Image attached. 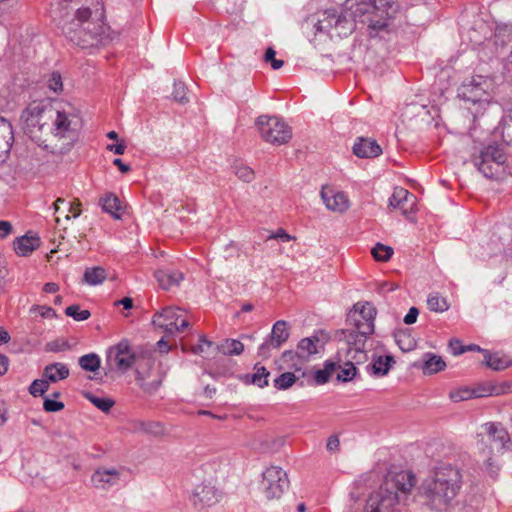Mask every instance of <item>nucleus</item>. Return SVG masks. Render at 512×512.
<instances>
[{
  "label": "nucleus",
  "instance_id": "10",
  "mask_svg": "<svg viewBox=\"0 0 512 512\" xmlns=\"http://www.w3.org/2000/svg\"><path fill=\"white\" fill-rule=\"evenodd\" d=\"M256 125L261 137L268 143L282 145L292 137L291 128L276 116L261 115L257 118Z\"/></svg>",
  "mask_w": 512,
  "mask_h": 512
},
{
  "label": "nucleus",
  "instance_id": "54",
  "mask_svg": "<svg viewBox=\"0 0 512 512\" xmlns=\"http://www.w3.org/2000/svg\"><path fill=\"white\" fill-rule=\"evenodd\" d=\"M476 26L477 28L479 29L480 31V36L479 37H470V40L473 41L474 43H481L484 39L487 38V26L486 24L484 23L483 20H479L476 22Z\"/></svg>",
  "mask_w": 512,
  "mask_h": 512
},
{
  "label": "nucleus",
  "instance_id": "36",
  "mask_svg": "<svg viewBox=\"0 0 512 512\" xmlns=\"http://www.w3.org/2000/svg\"><path fill=\"white\" fill-rule=\"evenodd\" d=\"M79 366L85 370L90 372H95L100 367V358L95 353H90L83 355L79 358Z\"/></svg>",
  "mask_w": 512,
  "mask_h": 512
},
{
  "label": "nucleus",
  "instance_id": "18",
  "mask_svg": "<svg viewBox=\"0 0 512 512\" xmlns=\"http://www.w3.org/2000/svg\"><path fill=\"white\" fill-rule=\"evenodd\" d=\"M389 206L400 209L404 215L413 213L416 206V197L404 188H395L389 198Z\"/></svg>",
  "mask_w": 512,
  "mask_h": 512
},
{
  "label": "nucleus",
  "instance_id": "9",
  "mask_svg": "<svg viewBox=\"0 0 512 512\" xmlns=\"http://www.w3.org/2000/svg\"><path fill=\"white\" fill-rule=\"evenodd\" d=\"M506 160V154L498 145H488L472 158L474 166L486 178L497 177Z\"/></svg>",
  "mask_w": 512,
  "mask_h": 512
},
{
  "label": "nucleus",
  "instance_id": "17",
  "mask_svg": "<svg viewBox=\"0 0 512 512\" xmlns=\"http://www.w3.org/2000/svg\"><path fill=\"white\" fill-rule=\"evenodd\" d=\"M121 471L115 468L100 467L91 476V482L97 489L108 490L118 485Z\"/></svg>",
  "mask_w": 512,
  "mask_h": 512
},
{
  "label": "nucleus",
  "instance_id": "23",
  "mask_svg": "<svg viewBox=\"0 0 512 512\" xmlns=\"http://www.w3.org/2000/svg\"><path fill=\"white\" fill-rule=\"evenodd\" d=\"M40 245L37 235L26 234L14 242V249L19 256H27Z\"/></svg>",
  "mask_w": 512,
  "mask_h": 512
},
{
  "label": "nucleus",
  "instance_id": "53",
  "mask_svg": "<svg viewBox=\"0 0 512 512\" xmlns=\"http://www.w3.org/2000/svg\"><path fill=\"white\" fill-rule=\"evenodd\" d=\"M32 312H38L43 318H53L56 316L55 310L51 307L35 305L31 308Z\"/></svg>",
  "mask_w": 512,
  "mask_h": 512
},
{
  "label": "nucleus",
  "instance_id": "40",
  "mask_svg": "<svg viewBox=\"0 0 512 512\" xmlns=\"http://www.w3.org/2000/svg\"><path fill=\"white\" fill-rule=\"evenodd\" d=\"M427 305L429 309L434 312H444L449 308L446 299L439 296L437 293L429 295Z\"/></svg>",
  "mask_w": 512,
  "mask_h": 512
},
{
  "label": "nucleus",
  "instance_id": "56",
  "mask_svg": "<svg viewBox=\"0 0 512 512\" xmlns=\"http://www.w3.org/2000/svg\"><path fill=\"white\" fill-rule=\"evenodd\" d=\"M340 440L337 435H331L326 444V448L329 452L335 453L339 450Z\"/></svg>",
  "mask_w": 512,
  "mask_h": 512
},
{
  "label": "nucleus",
  "instance_id": "44",
  "mask_svg": "<svg viewBox=\"0 0 512 512\" xmlns=\"http://www.w3.org/2000/svg\"><path fill=\"white\" fill-rule=\"evenodd\" d=\"M449 397L454 402H461L475 398V393L473 389L469 387H461L454 391H451Z\"/></svg>",
  "mask_w": 512,
  "mask_h": 512
},
{
  "label": "nucleus",
  "instance_id": "41",
  "mask_svg": "<svg viewBox=\"0 0 512 512\" xmlns=\"http://www.w3.org/2000/svg\"><path fill=\"white\" fill-rule=\"evenodd\" d=\"M396 343L399 348L404 352L413 350L416 346V341L406 332H399L395 335Z\"/></svg>",
  "mask_w": 512,
  "mask_h": 512
},
{
  "label": "nucleus",
  "instance_id": "61",
  "mask_svg": "<svg viewBox=\"0 0 512 512\" xmlns=\"http://www.w3.org/2000/svg\"><path fill=\"white\" fill-rule=\"evenodd\" d=\"M113 164L117 166L122 173H127L131 170L130 165L125 164L120 158L114 159Z\"/></svg>",
  "mask_w": 512,
  "mask_h": 512
},
{
  "label": "nucleus",
  "instance_id": "37",
  "mask_svg": "<svg viewBox=\"0 0 512 512\" xmlns=\"http://www.w3.org/2000/svg\"><path fill=\"white\" fill-rule=\"evenodd\" d=\"M337 363L326 361L324 368L315 372V381L317 384H325L331 375L336 372Z\"/></svg>",
  "mask_w": 512,
  "mask_h": 512
},
{
  "label": "nucleus",
  "instance_id": "48",
  "mask_svg": "<svg viewBox=\"0 0 512 512\" xmlns=\"http://www.w3.org/2000/svg\"><path fill=\"white\" fill-rule=\"evenodd\" d=\"M173 98L175 101L184 104L188 101L186 97V87L182 82L174 83Z\"/></svg>",
  "mask_w": 512,
  "mask_h": 512
},
{
  "label": "nucleus",
  "instance_id": "26",
  "mask_svg": "<svg viewBox=\"0 0 512 512\" xmlns=\"http://www.w3.org/2000/svg\"><path fill=\"white\" fill-rule=\"evenodd\" d=\"M392 363H394V359L392 356H379L373 362L368 364L366 366V369L368 373L381 377L389 372Z\"/></svg>",
  "mask_w": 512,
  "mask_h": 512
},
{
  "label": "nucleus",
  "instance_id": "43",
  "mask_svg": "<svg viewBox=\"0 0 512 512\" xmlns=\"http://www.w3.org/2000/svg\"><path fill=\"white\" fill-rule=\"evenodd\" d=\"M86 397L93 405L103 412H108L114 405V401L107 397H98L90 393H88Z\"/></svg>",
  "mask_w": 512,
  "mask_h": 512
},
{
  "label": "nucleus",
  "instance_id": "55",
  "mask_svg": "<svg viewBox=\"0 0 512 512\" xmlns=\"http://www.w3.org/2000/svg\"><path fill=\"white\" fill-rule=\"evenodd\" d=\"M449 347L453 353V355H460L466 352L465 346L462 345L459 339H452L449 342Z\"/></svg>",
  "mask_w": 512,
  "mask_h": 512
},
{
  "label": "nucleus",
  "instance_id": "34",
  "mask_svg": "<svg viewBox=\"0 0 512 512\" xmlns=\"http://www.w3.org/2000/svg\"><path fill=\"white\" fill-rule=\"evenodd\" d=\"M135 430L153 436H161L164 434V427L160 422L155 421H141L135 425Z\"/></svg>",
  "mask_w": 512,
  "mask_h": 512
},
{
  "label": "nucleus",
  "instance_id": "31",
  "mask_svg": "<svg viewBox=\"0 0 512 512\" xmlns=\"http://www.w3.org/2000/svg\"><path fill=\"white\" fill-rule=\"evenodd\" d=\"M484 363L495 371H501L509 367L510 360L498 353L491 354L489 351H485Z\"/></svg>",
  "mask_w": 512,
  "mask_h": 512
},
{
  "label": "nucleus",
  "instance_id": "1",
  "mask_svg": "<svg viewBox=\"0 0 512 512\" xmlns=\"http://www.w3.org/2000/svg\"><path fill=\"white\" fill-rule=\"evenodd\" d=\"M27 134L51 153L64 154L77 139L79 127L75 115L59 111L50 104L32 102L24 111Z\"/></svg>",
  "mask_w": 512,
  "mask_h": 512
},
{
  "label": "nucleus",
  "instance_id": "12",
  "mask_svg": "<svg viewBox=\"0 0 512 512\" xmlns=\"http://www.w3.org/2000/svg\"><path fill=\"white\" fill-rule=\"evenodd\" d=\"M182 312L179 307H166L154 314L152 322L169 334L182 333L189 327V322L182 317Z\"/></svg>",
  "mask_w": 512,
  "mask_h": 512
},
{
  "label": "nucleus",
  "instance_id": "64",
  "mask_svg": "<svg viewBox=\"0 0 512 512\" xmlns=\"http://www.w3.org/2000/svg\"><path fill=\"white\" fill-rule=\"evenodd\" d=\"M486 465H487V470L490 473V475L492 477L496 476L499 468H498V466L494 465V463L492 462V458L491 457H489L487 459Z\"/></svg>",
  "mask_w": 512,
  "mask_h": 512
},
{
  "label": "nucleus",
  "instance_id": "30",
  "mask_svg": "<svg viewBox=\"0 0 512 512\" xmlns=\"http://www.w3.org/2000/svg\"><path fill=\"white\" fill-rule=\"evenodd\" d=\"M215 349L224 355H240L244 350V345L239 340L226 339L222 343L215 345Z\"/></svg>",
  "mask_w": 512,
  "mask_h": 512
},
{
  "label": "nucleus",
  "instance_id": "21",
  "mask_svg": "<svg viewBox=\"0 0 512 512\" xmlns=\"http://www.w3.org/2000/svg\"><path fill=\"white\" fill-rule=\"evenodd\" d=\"M353 153L359 158H373L382 153L376 140L359 137L353 145Z\"/></svg>",
  "mask_w": 512,
  "mask_h": 512
},
{
  "label": "nucleus",
  "instance_id": "13",
  "mask_svg": "<svg viewBox=\"0 0 512 512\" xmlns=\"http://www.w3.org/2000/svg\"><path fill=\"white\" fill-rule=\"evenodd\" d=\"M261 485L267 499L279 498L289 487L287 473L280 467L271 466L264 471Z\"/></svg>",
  "mask_w": 512,
  "mask_h": 512
},
{
  "label": "nucleus",
  "instance_id": "15",
  "mask_svg": "<svg viewBox=\"0 0 512 512\" xmlns=\"http://www.w3.org/2000/svg\"><path fill=\"white\" fill-rule=\"evenodd\" d=\"M289 336L288 323L284 320L275 322L269 337L260 345L258 354L267 357L271 349H279Z\"/></svg>",
  "mask_w": 512,
  "mask_h": 512
},
{
  "label": "nucleus",
  "instance_id": "51",
  "mask_svg": "<svg viewBox=\"0 0 512 512\" xmlns=\"http://www.w3.org/2000/svg\"><path fill=\"white\" fill-rule=\"evenodd\" d=\"M236 176L244 182H251L254 179V171L247 166H240L236 168Z\"/></svg>",
  "mask_w": 512,
  "mask_h": 512
},
{
  "label": "nucleus",
  "instance_id": "29",
  "mask_svg": "<svg viewBox=\"0 0 512 512\" xmlns=\"http://www.w3.org/2000/svg\"><path fill=\"white\" fill-rule=\"evenodd\" d=\"M135 380L141 390L148 395L155 394L162 384V376L160 374L156 375L151 380H147L141 372L136 371Z\"/></svg>",
  "mask_w": 512,
  "mask_h": 512
},
{
  "label": "nucleus",
  "instance_id": "20",
  "mask_svg": "<svg viewBox=\"0 0 512 512\" xmlns=\"http://www.w3.org/2000/svg\"><path fill=\"white\" fill-rule=\"evenodd\" d=\"M321 198L326 207L335 212H344L349 207V200L344 192H333L325 187L321 190Z\"/></svg>",
  "mask_w": 512,
  "mask_h": 512
},
{
  "label": "nucleus",
  "instance_id": "6",
  "mask_svg": "<svg viewBox=\"0 0 512 512\" xmlns=\"http://www.w3.org/2000/svg\"><path fill=\"white\" fill-rule=\"evenodd\" d=\"M345 6L351 18L372 30L386 28L397 10L389 0H346Z\"/></svg>",
  "mask_w": 512,
  "mask_h": 512
},
{
  "label": "nucleus",
  "instance_id": "59",
  "mask_svg": "<svg viewBox=\"0 0 512 512\" xmlns=\"http://www.w3.org/2000/svg\"><path fill=\"white\" fill-rule=\"evenodd\" d=\"M12 230V225L8 221H0L1 238L6 237Z\"/></svg>",
  "mask_w": 512,
  "mask_h": 512
},
{
  "label": "nucleus",
  "instance_id": "60",
  "mask_svg": "<svg viewBox=\"0 0 512 512\" xmlns=\"http://www.w3.org/2000/svg\"><path fill=\"white\" fill-rule=\"evenodd\" d=\"M9 365V359L6 355L0 353V376H3L7 370Z\"/></svg>",
  "mask_w": 512,
  "mask_h": 512
},
{
  "label": "nucleus",
  "instance_id": "47",
  "mask_svg": "<svg viewBox=\"0 0 512 512\" xmlns=\"http://www.w3.org/2000/svg\"><path fill=\"white\" fill-rule=\"evenodd\" d=\"M70 347L71 346L68 343V341L63 340V339H56V340L46 343L45 350L47 352L57 353V352L67 351L70 349Z\"/></svg>",
  "mask_w": 512,
  "mask_h": 512
},
{
  "label": "nucleus",
  "instance_id": "8",
  "mask_svg": "<svg viewBox=\"0 0 512 512\" xmlns=\"http://www.w3.org/2000/svg\"><path fill=\"white\" fill-rule=\"evenodd\" d=\"M478 449L484 454L502 453L509 442V434L500 423H486L478 433Z\"/></svg>",
  "mask_w": 512,
  "mask_h": 512
},
{
  "label": "nucleus",
  "instance_id": "27",
  "mask_svg": "<svg viewBox=\"0 0 512 512\" xmlns=\"http://www.w3.org/2000/svg\"><path fill=\"white\" fill-rule=\"evenodd\" d=\"M340 15L337 14L335 10H327L323 12L322 17L318 19L315 27L319 32H327L331 33L334 31L336 24L339 21Z\"/></svg>",
  "mask_w": 512,
  "mask_h": 512
},
{
  "label": "nucleus",
  "instance_id": "49",
  "mask_svg": "<svg viewBox=\"0 0 512 512\" xmlns=\"http://www.w3.org/2000/svg\"><path fill=\"white\" fill-rule=\"evenodd\" d=\"M48 87L53 92H60L62 91L63 84H62V77L59 72H52L49 79H48Z\"/></svg>",
  "mask_w": 512,
  "mask_h": 512
},
{
  "label": "nucleus",
  "instance_id": "2",
  "mask_svg": "<svg viewBox=\"0 0 512 512\" xmlns=\"http://www.w3.org/2000/svg\"><path fill=\"white\" fill-rule=\"evenodd\" d=\"M55 13L64 36L82 49L106 45L112 40L109 27L102 22V7L92 11L89 7H76L69 4L68 0H62Z\"/></svg>",
  "mask_w": 512,
  "mask_h": 512
},
{
  "label": "nucleus",
  "instance_id": "7",
  "mask_svg": "<svg viewBox=\"0 0 512 512\" xmlns=\"http://www.w3.org/2000/svg\"><path fill=\"white\" fill-rule=\"evenodd\" d=\"M141 348L134 346L128 339L109 347L106 351V366L109 371L127 372L140 356Z\"/></svg>",
  "mask_w": 512,
  "mask_h": 512
},
{
  "label": "nucleus",
  "instance_id": "11",
  "mask_svg": "<svg viewBox=\"0 0 512 512\" xmlns=\"http://www.w3.org/2000/svg\"><path fill=\"white\" fill-rule=\"evenodd\" d=\"M491 80L487 77L476 75L463 81L458 88V97L474 105H486L490 101Z\"/></svg>",
  "mask_w": 512,
  "mask_h": 512
},
{
  "label": "nucleus",
  "instance_id": "39",
  "mask_svg": "<svg viewBox=\"0 0 512 512\" xmlns=\"http://www.w3.org/2000/svg\"><path fill=\"white\" fill-rule=\"evenodd\" d=\"M297 381V377L292 372H285L274 379V387L278 390H286Z\"/></svg>",
  "mask_w": 512,
  "mask_h": 512
},
{
  "label": "nucleus",
  "instance_id": "4",
  "mask_svg": "<svg viewBox=\"0 0 512 512\" xmlns=\"http://www.w3.org/2000/svg\"><path fill=\"white\" fill-rule=\"evenodd\" d=\"M461 478L457 467L450 463H439L419 488L425 504L438 511L446 509L461 487Z\"/></svg>",
  "mask_w": 512,
  "mask_h": 512
},
{
  "label": "nucleus",
  "instance_id": "22",
  "mask_svg": "<svg viewBox=\"0 0 512 512\" xmlns=\"http://www.w3.org/2000/svg\"><path fill=\"white\" fill-rule=\"evenodd\" d=\"M70 372L66 364L55 362L45 366L42 376L50 383H56L68 378Z\"/></svg>",
  "mask_w": 512,
  "mask_h": 512
},
{
  "label": "nucleus",
  "instance_id": "35",
  "mask_svg": "<svg viewBox=\"0 0 512 512\" xmlns=\"http://www.w3.org/2000/svg\"><path fill=\"white\" fill-rule=\"evenodd\" d=\"M354 18L348 19L346 15H340L339 21L335 26L334 34L338 37H345L349 35L355 28Z\"/></svg>",
  "mask_w": 512,
  "mask_h": 512
},
{
  "label": "nucleus",
  "instance_id": "50",
  "mask_svg": "<svg viewBox=\"0 0 512 512\" xmlns=\"http://www.w3.org/2000/svg\"><path fill=\"white\" fill-rule=\"evenodd\" d=\"M473 391L475 393V398L485 397V396L494 395V394L499 395L500 393L504 392L502 389H497L496 387H493V386H489V387L479 386V387L473 389Z\"/></svg>",
  "mask_w": 512,
  "mask_h": 512
},
{
  "label": "nucleus",
  "instance_id": "63",
  "mask_svg": "<svg viewBox=\"0 0 512 512\" xmlns=\"http://www.w3.org/2000/svg\"><path fill=\"white\" fill-rule=\"evenodd\" d=\"M115 305H122L124 309L129 310L133 307V300L129 297H124L121 300L115 302Z\"/></svg>",
  "mask_w": 512,
  "mask_h": 512
},
{
  "label": "nucleus",
  "instance_id": "14",
  "mask_svg": "<svg viewBox=\"0 0 512 512\" xmlns=\"http://www.w3.org/2000/svg\"><path fill=\"white\" fill-rule=\"evenodd\" d=\"M318 343V337L304 338L299 342L297 351H285L282 354V361L287 364L291 362L290 367L300 371L309 357L318 353Z\"/></svg>",
  "mask_w": 512,
  "mask_h": 512
},
{
  "label": "nucleus",
  "instance_id": "5",
  "mask_svg": "<svg viewBox=\"0 0 512 512\" xmlns=\"http://www.w3.org/2000/svg\"><path fill=\"white\" fill-rule=\"evenodd\" d=\"M415 484L416 478L411 471L389 472L379 491L368 499L367 512H393L401 496L406 497Z\"/></svg>",
  "mask_w": 512,
  "mask_h": 512
},
{
  "label": "nucleus",
  "instance_id": "3",
  "mask_svg": "<svg viewBox=\"0 0 512 512\" xmlns=\"http://www.w3.org/2000/svg\"><path fill=\"white\" fill-rule=\"evenodd\" d=\"M376 308L368 302H358L347 313L346 323L348 328L336 331L335 338L344 341L348 346V354L354 352V359L357 363H364L367 360L365 344L370 335L374 333Z\"/></svg>",
  "mask_w": 512,
  "mask_h": 512
},
{
  "label": "nucleus",
  "instance_id": "57",
  "mask_svg": "<svg viewBox=\"0 0 512 512\" xmlns=\"http://www.w3.org/2000/svg\"><path fill=\"white\" fill-rule=\"evenodd\" d=\"M419 310L416 307H411L404 317V323L407 325L414 324L417 321Z\"/></svg>",
  "mask_w": 512,
  "mask_h": 512
},
{
  "label": "nucleus",
  "instance_id": "19",
  "mask_svg": "<svg viewBox=\"0 0 512 512\" xmlns=\"http://www.w3.org/2000/svg\"><path fill=\"white\" fill-rule=\"evenodd\" d=\"M13 142L14 134L12 125L8 120L0 117V164L7 160Z\"/></svg>",
  "mask_w": 512,
  "mask_h": 512
},
{
  "label": "nucleus",
  "instance_id": "62",
  "mask_svg": "<svg viewBox=\"0 0 512 512\" xmlns=\"http://www.w3.org/2000/svg\"><path fill=\"white\" fill-rule=\"evenodd\" d=\"M108 149L117 155H122L125 152L126 145L124 143H119L116 145H109Z\"/></svg>",
  "mask_w": 512,
  "mask_h": 512
},
{
  "label": "nucleus",
  "instance_id": "46",
  "mask_svg": "<svg viewBox=\"0 0 512 512\" xmlns=\"http://www.w3.org/2000/svg\"><path fill=\"white\" fill-rule=\"evenodd\" d=\"M50 387V383L42 376L41 379H36L29 387V392L34 397L42 396Z\"/></svg>",
  "mask_w": 512,
  "mask_h": 512
},
{
  "label": "nucleus",
  "instance_id": "25",
  "mask_svg": "<svg viewBox=\"0 0 512 512\" xmlns=\"http://www.w3.org/2000/svg\"><path fill=\"white\" fill-rule=\"evenodd\" d=\"M99 204L103 211L109 213L114 219L121 218V211L123 209L119 198L113 193H107L99 199Z\"/></svg>",
  "mask_w": 512,
  "mask_h": 512
},
{
  "label": "nucleus",
  "instance_id": "38",
  "mask_svg": "<svg viewBox=\"0 0 512 512\" xmlns=\"http://www.w3.org/2000/svg\"><path fill=\"white\" fill-rule=\"evenodd\" d=\"M371 254L373 255L376 261H388L393 255V249L390 246H386L381 243H377L371 250Z\"/></svg>",
  "mask_w": 512,
  "mask_h": 512
},
{
  "label": "nucleus",
  "instance_id": "58",
  "mask_svg": "<svg viewBox=\"0 0 512 512\" xmlns=\"http://www.w3.org/2000/svg\"><path fill=\"white\" fill-rule=\"evenodd\" d=\"M269 239H279L283 242H288L292 239V237L286 233L285 230L279 229L276 233L269 236Z\"/></svg>",
  "mask_w": 512,
  "mask_h": 512
},
{
  "label": "nucleus",
  "instance_id": "32",
  "mask_svg": "<svg viewBox=\"0 0 512 512\" xmlns=\"http://www.w3.org/2000/svg\"><path fill=\"white\" fill-rule=\"evenodd\" d=\"M425 357H427V359L424 361V364L422 366V370H423L424 374L431 375V374L440 372L446 366V363L443 361V359L440 356L427 353L425 355Z\"/></svg>",
  "mask_w": 512,
  "mask_h": 512
},
{
  "label": "nucleus",
  "instance_id": "28",
  "mask_svg": "<svg viewBox=\"0 0 512 512\" xmlns=\"http://www.w3.org/2000/svg\"><path fill=\"white\" fill-rule=\"evenodd\" d=\"M352 356H354V352H351L350 354L347 353L348 360L344 363V366L337 363L336 371L338 381L348 382L356 376L357 369L355 364L358 363L352 359Z\"/></svg>",
  "mask_w": 512,
  "mask_h": 512
},
{
  "label": "nucleus",
  "instance_id": "24",
  "mask_svg": "<svg viewBox=\"0 0 512 512\" xmlns=\"http://www.w3.org/2000/svg\"><path fill=\"white\" fill-rule=\"evenodd\" d=\"M155 278L161 288L168 290L180 283L183 279V274L180 271L160 269L155 272Z\"/></svg>",
  "mask_w": 512,
  "mask_h": 512
},
{
  "label": "nucleus",
  "instance_id": "33",
  "mask_svg": "<svg viewBox=\"0 0 512 512\" xmlns=\"http://www.w3.org/2000/svg\"><path fill=\"white\" fill-rule=\"evenodd\" d=\"M107 277V273L103 267L87 268L84 272L83 281L89 285L101 284Z\"/></svg>",
  "mask_w": 512,
  "mask_h": 512
},
{
  "label": "nucleus",
  "instance_id": "52",
  "mask_svg": "<svg viewBox=\"0 0 512 512\" xmlns=\"http://www.w3.org/2000/svg\"><path fill=\"white\" fill-rule=\"evenodd\" d=\"M43 408L46 412H58L64 409V403L44 397Z\"/></svg>",
  "mask_w": 512,
  "mask_h": 512
},
{
  "label": "nucleus",
  "instance_id": "45",
  "mask_svg": "<svg viewBox=\"0 0 512 512\" xmlns=\"http://www.w3.org/2000/svg\"><path fill=\"white\" fill-rule=\"evenodd\" d=\"M65 314L69 317H72L76 321H84L91 316L89 310H81L80 306L77 304L68 306L65 310Z\"/></svg>",
  "mask_w": 512,
  "mask_h": 512
},
{
  "label": "nucleus",
  "instance_id": "42",
  "mask_svg": "<svg viewBox=\"0 0 512 512\" xmlns=\"http://www.w3.org/2000/svg\"><path fill=\"white\" fill-rule=\"evenodd\" d=\"M255 373L252 376V383L257 385L260 388H263L268 385V377L270 375L269 371L264 366H259L258 364L254 367Z\"/></svg>",
  "mask_w": 512,
  "mask_h": 512
},
{
  "label": "nucleus",
  "instance_id": "16",
  "mask_svg": "<svg viewBox=\"0 0 512 512\" xmlns=\"http://www.w3.org/2000/svg\"><path fill=\"white\" fill-rule=\"evenodd\" d=\"M222 492L211 482H203L198 485L192 494L191 500L197 508L210 507L218 503Z\"/></svg>",
  "mask_w": 512,
  "mask_h": 512
}]
</instances>
